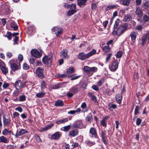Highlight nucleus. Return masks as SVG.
<instances>
[{"label": "nucleus", "instance_id": "1", "mask_svg": "<svg viewBox=\"0 0 149 149\" xmlns=\"http://www.w3.org/2000/svg\"><path fill=\"white\" fill-rule=\"evenodd\" d=\"M128 27V24L124 23L120 24L116 29L113 31V32H115L117 35L120 36L127 30Z\"/></svg>", "mask_w": 149, "mask_h": 149}, {"label": "nucleus", "instance_id": "2", "mask_svg": "<svg viewBox=\"0 0 149 149\" xmlns=\"http://www.w3.org/2000/svg\"><path fill=\"white\" fill-rule=\"evenodd\" d=\"M80 88V87L78 86L77 84L71 87L69 89V92L67 93V95L68 97H72L74 95L77 93Z\"/></svg>", "mask_w": 149, "mask_h": 149}, {"label": "nucleus", "instance_id": "3", "mask_svg": "<svg viewBox=\"0 0 149 149\" xmlns=\"http://www.w3.org/2000/svg\"><path fill=\"white\" fill-rule=\"evenodd\" d=\"M118 63L117 61H114L112 63L109 65V70L112 72L115 71L118 69Z\"/></svg>", "mask_w": 149, "mask_h": 149}, {"label": "nucleus", "instance_id": "4", "mask_svg": "<svg viewBox=\"0 0 149 149\" xmlns=\"http://www.w3.org/2000/svg\"><path fill=\"white\" fill-rule=\"evenodd\" d=\"M31 52L32 56L36 58H39L42 56V52L41 50L39 52L37 49H32Z\"/></svg>", "mask_w": 149, "mask_h": 149}, {"label": "nucleus", "instance_id": "5", "mask_svg": "<svg viewBox=\"0 0 149 149\" xmlns=\"http://www.w3.org/2000/svg\"><path fill=\"white\" fill-rule=\"evenodd\" d=\"M52 60V57L45 56L42 59V61L44 63L47 64L49 66H50L51 65Z\"/></svg>", "mask_w": 149, "mask_h": 149}, {"label": "nucleus", "instance_id": "6", "mask_svg": "<svg viewBox=\"0 0 149 149\" xmlns=\"http://www.w3.org/2000/svg\"><path fill=\"white\" fill-rule=\"evenodd\" d=\"M51 30L52 32H55V34L57 37L62 34L63 29L60 27H54L52 28Z\"/></svg>", "mask_w": 149, "mask_h": 149}, {"label": "nucleus", "instance_id": "7", "mask_svg": "<svg viewBox=\"0 0 149 149\" xmlns=\"http://www.w3.org/2000/svg\"><path fill=\"white\" fill-rule=\"evenodd\" d=\"M89 134L91 137L97 138L98 137L96 130L94 127H92L90 128Z\"/></svg>", "mask_w": 149, "mask_h": 149}, {"label": "nucleus", "instance_id": "8", "mask_svg": "<svg viewBox=\"0 0 149 149\" xmlns=\"http://www.w3.org/2000/svg\"><path fill=\"white\" fill-rule=\"evenodd\" d=\"M36 73L41 79H42L45 77L43 69L39 67L36 70Z\"/></svg>", "mask_w": 149, "mask_h": 149}, {"label": "nucleus", "instance_id": "9", "mask_svg": "<svg viewBox=\"0 0 149 149\" xmlns=\"http://www.w3.org/2000/svg\"><path fill=\"white\" fill-rule=\"evenodd\" d=\"M137 33L134 31H132L130 35L131 39V43L132 45L134 44L136 41V38Z\"/></svg>", "mask_w": 149, "mask_h": 149}, {"label": "nucleus", "instance_id": "10", "mask_svg": "<svg viewBox=\"0 0 149 149\" xmlns=\"http://www.w3.org/2000/svg\"><path fill=\"white\" fill-rule=\"evenodd\" d=\"M78 59L81 60H85L88 58L87 54H85L84 52L79 53L77 56Z\"/></svg>", "mask_w": 149, "mask_h": 149}, {"label": "nucleus", "instance_id": "11", "mask_svg": "<svg viewBox=\"0 0 149 149\" xmlns=\"http://www.w3.org/2000/svg\"><path fill=\"white\" fill-rule=\"evenodd\" d=\"M79 131L78 130L73 129L69 132L68 135L70 137H73L78 134Z\"/></svg>", "mask_w": 149, "mask_h": 149}, {"label": "nucleus", "instance_id": "12", "mask_svg": "<svg viewBox=\"0 0 149 149\" xmlns=\"http://www.w3.org/2000/svg\"><path fill=\"white\" fill-rule=\"evenodd\" d=\"M25 84L20 80H18L15 83V88L22 89L24 87Z\"/></svg>", "mask_w": 149, "mask_h": 149}, {"label": "nucleus", "instance_id": "13", "mask_svg": "<svg viewBox=\"0 0 149 149\" xmlns=\"http://www.w3.org/2000/svg\"><path fill=\"white\" fill-rule=\"evenodd\" d=\"M68 50L66 49H63L60 52V56L62 58H64L68 59L69 58V56L68 55L67 53Z\"/></svg>", "mask_w": 149, "mask_h": 149}, {"label": "nucleus", "instance_id": "14", "mask_svg": "<svg viewBox=\"0 0 149 149\" xmlns=\"http://www.w3.org/2000/svg\"><path fill=\"white\" fill-rule=\"evenodd\" d=\"M13 62V60H11L9 62L11 68L12 69L15 71L16 70H19V67H18L17 65L15 63H12Z\"/></svg>", "mask_w": 149, "mask_h": 149}, {"label": "nucleus", "instance_id": "15", "mask_svg": "<svg viewBox=\"0 0 149 149\" xmlns=\"http://www.w3.org/2000/svg\"><path fill=\"white\" fill-rule=\"evenodd\" d=\"M61 134L60 132H57L52 135L51 137L53 139L58 140L61 136Z\"/></svg>", "mask_w": 149, "mask_h": 149}, {"label": "nucleus", "instance_id": "16", "mask_svg": "<svg viewBox=\"0 0 149 149\" xmlns=\"http://www.w3.org/2000/svg\"><path fill=\"white\" fill-rule=\"evenodd\" d=\"M3 124L4 127L8 126L10 124V120L9 119H6L5 116L3 117Z\"/></svg>", "mask_w": 149, "mask_h": 149}, {"label": "nucleus", "instance_id": "17", "mask_svg": "<svg viewBox=\"0 0 149 149\" xmlns=\"http://www.w3.org/2000/svg\"><path fill=\"white\" fill-rule=\"evenodd\" d=\"M135 13L139 17H141L143 15L142 10L140 8H136Z\"/></svg>", "mask_w": 149, "mask_h": 149}, {"label": "nucleus", "instance_id": "18", "mask_svg": "<svg viewBox=\"0 0 149 149\" xmlns=\"http://www.w3.org/2000/svg\"><path fill=\"white\" fill-rule=\"evenodd\" d=\"M64 103L63 101L58 100L56 101L54 104V106L56 107H61L63 106Z\"/></svg>", "mask_w": 149, "mask_h": 149}, {"label": "nucleus", "instance_id": "19", "mask_svg": "<svg viewBox=\"0 0 149 149\" xmlns=\"http://www.w3.org/2000/svg\"><path fill=\"white\" fill-rule=\"evenodd\" d=\"M0 69L1 70L3 73L4 74H6L8 73V71L7 68L5 65H0Z\"/></svg>", "mask_w": 149, "mask_h": 149}, {"label": "nucleus", "instance_id": "20", "mask_svg": "<svg viewBox=\"0 0 149 149\" xmlns=\"http://www.w3.org/2000/svg\"><path fill=\"white\" fill-rule=\"evenodd\" d=\"M120 23H121V22L120 21V19H117L115 21L113 27L114 30L116 29L120 25Z\"/></svg>", "mask_w": 149, "mask_h": 149}, {"label": "nucleus", "instance_id": "21", "mask_svg": "<svg viewBox=\"0 0 149 149\" xmlns=\"http://www.w3.org/2000/svg\"><path fill=\"white\" fill-rule=\"evenodd\" d=\"M87 0H77V4L79 6H85L86 4Z\"/></svg>", "mask_w": 149, "mask_h": 149}, {"label": "nucleus", "instance_id": "22", "mask_svg": "<svg viewBox=\"0 0 149 149\" xmlns=\"http://www.w3.org/2000/svg\"><path fill=\"white\" fill-rule=\"evenodd\" d=\"M132 19L131 16L130 14H127L124 16L123 21L125 22H128L130 21Z\"/></svg>", "mask_w": 149, "mask_h": 149}, {"label": "nucleus", "instance_id": "23", "mask_svg": "<svg viewBox=\"0 0 149 149\" xmlns=\"http://www.w3.org/2000/svg\"><path fill=\"white\" fill-rule=\"evenodd\" d=\"M8 142V140L5 136H2L0 137V143H7Z\"/></svg>", "mask_w": 149, "mask_h": 149}, {"label": "nucleus", "instance_id": "24", "mask_svg": "<svg viewBox=\"0 0 149 149\" xmlns=\"http://www.w3.org/2000/svg\"><path fill=\"white\" fill-rule=\"evenodd\" d=\"M108 106L109 107V109L110 111H112L113 109H116L117 107L116 105L111 103L109 104Z\"/></svg>", "mask_w": 149, "mask_h": 149}, {"label": "nucleus", "instance_id": "25", "mask_svg": "<svg viewBox=\"0 0 149 149\" xmlns=\"http://www.w3.org/2000/svg\"><path fill=\"white\" fill-rule=\"evenodd\" d=\"M116 100L118 104H120L121 102L122 97L121 95L119 94H117L116 96Z\"/></svg>", "mask_w": 149, "mask_h": 149}, {"label": "nucleus", "instance_id": "26", "mask_svg": "<svg viewBox=\"0 0 149 149\" xmlns=\"http://www.w3.org/2000/svg\"><path fill=\"white\" fill-rule=\"evenodd\" d=\"M34 32V30L33 28H32L31 27H28L27 31V33L28 34L30 35H31L33 34Z\"/></svg>", "mask_w": 149, "mask_h": 149}, {"label": "nucleus", "instance_id": "27", "mask_svg": "<svg viewBox=\"0 0 149 149\" xmlns=\"http://www.w3.org/2000/svg\"><path fill=\"white\" fill-rule=\"evenodd\" d=\"M83 70L84 72L86 73L87 74L91 73V67L86 66L84 67Z\"/></svg>", "mask_w": 149, "mask_h": 149}, {"label": "nucleus", "instance_id": "28", "mask_svg": "<svg viewBox=\"0 0 149 149\" xmlns=\"http://www.w3.org/2000/svg\"><path fill=\"white\" fill-rule=\"evenodd\" d=\"M88 95L91 98V100L96 102L97 101V98L95 96L93 95L92 93H88Z\"/></svg>", "mask_w": 149, "mask_h": 149}, {"label": "nucleus", "instance_id": "29", "mask_svg": "<svg viewBox=\"0 0 149 149\" xmlns=\"http://www.w3.org/2000/svg\"><path fill=\"white\" fill-rule=\"evenodd\" d=\"M10 26L11 27L13 28V30H16L18 26L16 24L15 22L12 21L10 22Z\"/></svg>", "mask_w": 149, "mask_h": 149}, {"label": "nucleus", "instance_id": "30", "mask_svg": "<svg viewBox=\"0 0 149 149\" xmlns=\"http://www.w3.org/2000/svg\"><path fill=\"white\" fill-rule=\"evenodd\" d=\"M16 90L14 91L13 94L15 96H17L22 92L21 89L15 88Z\"/></svg>", "mask_w": 149, "mask_h": 149}, {"label": "nucleus", "instance_id": "31", "mask_svg": "<svg viewBox=\"0 0 149 149\" xmlns=\"http://www.w3.org/2000/svg\"><path fill=\"white\" fill-rule=\"evenodd\" d=\"M46 85V83L45 81H42L41 83V90L42 91L47 88Z\"/></svg>", "mask_w": 149, "mask_h": 149}, {"label": "nucleus", "instance_id": "32", "mask_svg": "<svg viewBox=\"0 0 149 149\" xmlns=\"http://www.w3.org/2000/svg\"><path fill=\"white\" fill-rule=\"evenodd\" d=\"M96 52V51L95 49H93L89 53L87 54L88 58L92 56L93 55L95 54Z\"/></svg>", "mask_w": 149, "mask_h": 149}, {"label": "nucleus", "instance_id": "33", "mask_svg": "<svg viewBox=\"0 0 149 149\" xmlns=\"http://www.w3.org/2000/svg\"><path fill=\"white\" fill-rule=\"evenodd\" d=\"M93 117H92V114L91 113H89L87 117H86V119L88 122L89 123H91V121L93 120Z\"/></svg>", "mask_w": 149, "mask_h": 149}, {"label": "nucleus", "instance_id": "34", "mask_svg": "<svg viewBox=\"0 0 149 149\" xmlns=\"http://www.w3.org/2000/svg\"><path fill=\"white\" fill-rule=\"evenodd\" d=\"M63 85V83H60L53 85V87L54 89H58L62 87Z\"/></svg>", "mask_w": 149, "mask_h": 149}, {"label": "nucleus", "instance_id": "35", "mask_svg": "<svg viewBox=\"0 0 149 149\" xmlns=\"http://www.w3.org/2000/svg\"><path fill=\"white\" fill-rule=\"evenodd\" d=\"M28 133V132L27 130L24 129H21L19 132V136H21L23 134Z\"/></svg>", "mask_w": 149, "mask_h": 149}, {"label": "nucleus", "instance_id": "36", "mask_svg": "<svg viewBox=\"0 0 149 149\" xmlns=\"http://www.w3.org/2000/svg\"><path fill=\"white\" fill-rule=\"evenodd\" d=\"M81 123L79 122L74 124L73 125V127L74 128H79L80 129L81 127Z\"/></svg>", "mask_w": 149, "mask_h": 149}, {"label": "nucleus", "instance_id": "37", "mask_svg": "<svg viewBox=\"0 0 149 149\" xmlns=\"http://www.w3.org/2000/svg\"><path fill=\"white\" fill-rule=\"evenodd\" d=\"M45 94V93L43 92H40L36 94V96L37 97L41 98L44 97Z\"/></svg>", "mask_w": 149, "mask_h": 149}, {"label": "nucleus", "instance_id": "38", "mask_svg": "<svg viewBox=\"0 0 149 149\" xmlns=\"http://www.w3.org/2000/svg\"><path fill=\"white\" fill-rule=\"evenodd\" d=\"M101 136L102 137V139L104 138H107V136L106 135V131H103L102 130L100 134Z\"/></svg>", "mask_w": 149, "mask_h": 149}, {"label": "nucleus", "instance_id": "39", "mask_svg": "<svg viewBox=\"0 0 149 149\" xmlns=\"http://www.w3.org/2000/svg\"><path fill=\"white\" fill-rule=\"evenodd\" d=\"M76 12V10L74 9H71V10H69L68 13L67 15L69 16H70L74 14Z\"/></svg>", "mask_w": 149, "mask_h": 149}, {"label": "nucleus", "instance_id": "40", "mask_svg": "<svg viewBox=\"0 0 149 149\" xmlns=\"http://www.w3.org/2000/svg\"><path fill=\"white\" fill-rule=\"evenodd\" d=\"M112 55V54L111 53H110L107 54V56L106 59V63H108L109 61V60H110V58L111 57Z\"/></svg>", "mask_w": 149, "mask_h": 149}, {"label": "nucleus", "instance_id": "41", "mask_svg": "<svg viewBox=\"0 0 149 149\" xmlns=\"http://www.w3.org/2000/svg\"><path fill=\"white\" fill-rule=\"evenodd\" d=\"M74 72V68L72 67H70L68 68L67 70L68 74H71Z\"/></svg>", "mask_w": 149, "mask_h": 149}, {"label": "nucleus", "instance_id": "42", "mask_svg": "<svg viewBox=\"0 0 149 149\" xmlns=\"http://www.w3.org/2000/svg\"><path fill=\"white\" fill-rule=\"evenodd\" d=\"M146 41H147V38H146V35L145 36L143 37L142 39V42H141V45L142 46H143L145 44Z\"/></svg>", "mask_w": 149, "mask_h": 149}, {"label": "nucleus", "instance_id": "43", "mask_svg": "<svg viewBox=\"0 0 149 149\" xmlns=\"http://www.w3.org/2000/svg\"><path fill=\"white\" fill-rule=\"evenodd\" d=\"M103 50L104 52L105 53L109 52L110 51V48L108 45L107 46H104L103 48Z\"/></svg>", "mask_w": 149, "mask_h": 149}, {"label": "nucleus", "instance_id": "44", "mask_svg": "<svg viewBox=\"0 0 149 149\" xmlns=\"http://www.w3.org/2000/svg\"><path fill=\"white\" fill-rule=\"evenodd\" d=\"M70 126L68 125L67 126H64L62 128V130L64 131H67L70 129Z\"/></svg>", "mask_w": 149, "mask_h": 149}, {"label": "nucleus", "instance_id": "45", "mask_svg": "<svg viewBox=\"0 0 149 149\" xmlns=\"http://www.w3.org/2000/svg\"><path fill=\"white\" fill-rule=\"evenodd\" d=\"M51 128V126L50 125H47L46 127H42L41 128L42 131H45L48 130L49 129Z\"/></svg>", "mask_w": 149, "mask_h": 149}, {"label": "nucleus", "instance_id": "46", "mask_svg": "<svg viewBox=\"0 0 149 149\" xmlns=\"http://www.w3.org/2000/svg\"><path fill=\"white\" fill-rule=\"evenodd\" d=\"M106 119L107 118L106 117L104 118L101 122V124L103 126L106 127L107 125V124L105 122Z\"/></svg>", "mask_w": 149, "mask_h": 149}, {"label": "nucleus", "instance_id": "47", "mask_svg": "<svg viewBox=\"0 0 149 149\" xmlns=\"http://www.w3.org/2000/svg\"><path fill=\"white\" fill-rule=\"evenodd\" d=\"M140 109V107L139 106H137L136 107L134 111V114L135 115H136L139 113Z\"/></svg>", "mask_w": 149, "mask_h": 149}, {"label": "nucleus", "instance_id": "48", "mask_svg": "<svg viewBox=\"0 0 149 149\" xmlns=\"http://www.w3.org/2000/svg\"><path fill=\"white\" fill-rule=\"evenodd\" d=\"M35 138H36V140L38 142H41L42 141L40 138V136L38 134H36L35 136Z\"/></svg>", "mask_w": 149, "mask_h": 149}, {"label": "nucleus", "instance_id": "49", "mask_svg": "<svg viewBox=\"0 0 149 149\" xmlns=\"http://www.w3.org/2000/svg\"><path fill=\"white\" fill-rule=\"evenodd\" d=\"M149 7V3L148 2H146L142 5V7L145 9L148 8Z\"/></svg>", "mask_w": 149, "mask_h": 149}, {"label": "nucleus", "instance_id": "50", "mask_svg": "<svg viewBox=\"0 0 149 149\" xmlns=\"http://www.w3.org/2000/svg\"><path fill=\"white\" fill-rule=\"evenodd\" d=\"M2 132V134L4 136H6L8 134V131L6 128L3 130Z\"/></svg>", "mask_w": 149, "mask_h": 149}, {"label": "nucleus", "instance_id": "51", "mask_svg": "<svg viewBox=\"0 0 149 149\" xmlns=\"http://www.w3.org/2000/svg\"><path fill=\"white\" fill-rule=\"evenodd\" d=\"M104 82L103 79L99 80L97 82V85L100 87L102 85V84Z\"/></svg>", "mask_w": 149, "mask_h": 149}, {"label": "nucleus", "instance_id": "52", "mask_svg": "<svg viewBox=\"0 0 149 149\" xmlns=\"http://www.w3.org/2000/svg\"><path fill=\"white\" fill-rule=\"evenodd\" d=\"M19 101H24L25 100V96L24 95L19 96Z\"/></svg>", "mask_w": 149, "mask_h": 149}, {"label": "nucleus", "instance_id": "53", "mask_svg": "<svg viewBox=\"0 0 149 149\" xmlns=\"http://www.w3.org/2000/svg\"><path fill=\"white\" fill-rule=\"evenodd\" d=\"M86 142L87 145L89 146H91L95 144L94 142H91L90 141H86Z\"/></svg>", "mask_w": 149, "mask_h": 149}, {"label": "nucleus", "instance_id": "54", "mask_svg": "<svg viewBox=\"0 0 149 149\" xmlns=\"http://www.w3.org/2000/svg\"><path fill=\"white\" fill-rule=\"evenodd\" d=\"M97 68L96 67H93L91 68V72L92 74L93 72H95L97 71Z\"/></svg>", "mask_w": 149, "mask_h": 149}, {"label": "nucleus", "instance_id": "55", "mask_svg": "<svg viewBox=\"0 0 149 149\" xmlns=\"http://www.w3.org/2000/svg\"><path fill=\"white\" fill-rule=\"evenodd\" d=\"M92 88L93 89L97 91H99V89L98 87V86L95 85H93Z\"/></svg>", "mask_w": 149, "mask_h": 149}, {"label": "nucleus", "instance_id": "56", "mask_svg": "<svg viewBox=\"0 0 149 149\" xmlns=\"http://www.w3.org/2000/svg\"><path fill=\"white\" fill-rule=\"evenodd\" d=\"M143 20L145 22H147L149 20V17L147 15H144L143 17Z\"/></svg>", "mask_w": 149, "mask_h": 149}, {"label": "nucleus", "instance_id": "57", "mask_svg": "<svg viewBox=\"0 0 149 149\" xmlns=\"http://www.w3.org/2000/svg\"><path fill=\"white\" fill-rule=\"evenodd\" d=\"M122 55V52L121 51H119L117 52L116 54V57L118 58L121 57Z\"/></svg>", "mask_w": 149, "mask_h": 149}, {"label": "nucleus", "instance_id": "58", "mask_svg": "<svg viewBox=\"0 0 149 149\" xmlns=\"http://www.w3.org/2000/svg\"><path fill=\"white\" fill-rule=\"evenodd\" d=\"M123 3L125 6H128L129 4L130 1L129 0H123Z\"/></svg>", "mask_w": 149, "mask_h": 149}, {"label": "nucleus", "instance_id": "59", "mask_svg": "<svg viewBox=\"0 0 149 149\" xmlns=\"http://www.w3.org/2000/svg\"><path fill=\"white\" fill-rule=\"evenodd\" d=\"M116 6L115 5L109 6L107 7L106 8V10H108L109 9H113L115 8H116Z\"/></svg>", "mask_w": 149, "mask_h": 149}, {"label": "nucleus", "instance_id": "60", "mask_svg": "<svg viewBox=\"0 0 149 149\" xmlns=\"http://www.w3.org/2000/svg\"><path fill=\"white\" fill-rule=\"evenodd\" d=\"M23 67V68L25 70H27L29 68V66L26 63H24Z\"/></svg>", "mask_w": 149, "mask_h": 149}, {"label": "nucleus", "instance_id": "61", "mask_svg": "<svg viewBox=\"0 0 149 149\" xmlns=\"http://www.w3.org/2000/svg\"><path fill=\"white\" fill-rule=\"evenodd\" d=\"M12 34L10 32H8L6 34V37L9 40H10L11 38Z\"/></svg>", "mask_w": 149, "mask_h": 149}, {"label": "nucleus", "instance_id": "62", "mask_svg": "<svg viewBox=\"0 0 149 149\" xmlns=\"http://www.w3.org/2000/svg\"><path fill=\"white\" fill-rule=\"evenodd\" d=\"M78 143H73V144L71 145V148L72 149H73L74 148H75L77 147L78 146Z\"/></svg>", "mask_w": 149, "mask_h": 149}, {"label": "nucleus", "instance_id": "63", "mask_svg": "<svg viewBox=\"0 0 149 149\" xmlns=\"http://www.w3.org/2000/svg\"><path fill=\"white\" fill-rule=\"evenodd\" d=\"M6 56L7 58H10L12 56V54L11 52H8L6 53Z\"/></svg>", "mask_w": 149, "mask_h": 149}, {"label": "nucleus", "instance_id": "64", "mask_svg": "<svg viewBox=\"0 0 149 149\" xmlns=\"http://www.w3.org/2000/svg\"><path fill=\"white\" fill-rule=\"evenodd\" d=\"M81 107L83 109H86L87 105L85 102H83L81 104Z\"/></svg>", "mask_w": 149, "mask_h": 149}]
</instances>
